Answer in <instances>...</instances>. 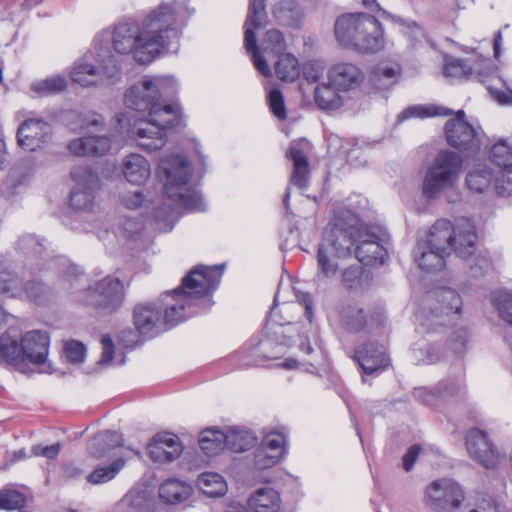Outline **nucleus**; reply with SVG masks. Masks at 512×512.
<instances>
[{"mask_svg":"<svg viewBox=\"0 0 512 512\" xmlns=\"http://www.w3.org/2000/svg\"><path fill=\"white\" fill-rule=\"evenodd\" d=\"M176 81L173 77L145 76L125 93V105L138 112H148V117H163L160 99L175 92Z\"/></svg>","mask_w":512,"mask_h":512,"instance_id":"nucleus-8","label":"nucleus"},{"mask_svg":"<svg viewBox=\"0 0 512 512\" xmlns=\"http://www.w3.org/2000/svg\"><path fill=\"white\" fill-rule=\"evenodd\" d=\"M461 386V379L449 378L439 382L437 390L439 396L445 399L459 393Z\"/></svg>","mask_w":512,"mask_h":512,"instance_id":"nucleus-56","label":"nucleus"},{"mask_svg":"<svg viewBox=\"0 0 512 512\" xmlns=\"http://www.w3.org/2000/svg\"><path fill=\"white\" fill-rule=\"evenodd\" d=\"M148 453L154 462H171L182 453V446L175 435L157 434L148 445Z\"/></svg>","mask_w":512,"mask_h":512,"instance_id":"nucleus-24","label":"nucleus"},{"mask_svg":"<svg viewBox=\"0 0 512 512\" xmlns=\"http://www.w3.org/2000/svg\"><path fill=\"white\" fill-rule=\"evenodd\" d=\"M477 235L475 226L467 219H462L453 226L450 221L438 220L430 229L424 241L434 249L447 254L453 250L461 258L474 256Z\"/></svg>","mask_w":512,"mask_h":512,"instance_id":"nucleus-6","label":"nucleus"},{"mask_svg":"<svg viewBox=\"0 0 512 512\" xmlns=\"http://www.w3.org/2000/svg\"><path fill=\"white\" fill-rule=\"evenodd\" d=\"M224 437L225 447L233 452H243L255 443V438L249 431L238 428L229 429Z\"/></svg>","mask_w":512,"mask_h":512,"instance_id":"nucleus-39","label":"nucleus"},{"mask_svg":"<svg viewBox=\"0 0 512 512\" xmlns=\"http://www.w3.org/2000/svg\"><path fill=\"white\" fill-rule=\"evenodd\" d=\"M52 138L51 126L42 119L29 118L17 130L20 147L27 151H36L47 145Z\"/></svg>","mask_w":512,"mask_h":512,"instance_id":"nucleus-20","label":"nucleus"},{"mask_svg":"<svg viewBox=\"0 0 512 512\" xmlns=\"http://www.w3.org/2000/svg\"><path fill=\"white\" fill-rule=\"evenodd\" d=\"M399 72L398 67L379 64L370 72L369 82L377 90L389 89L397 82Z\"/></svg>","mask_w":512,"mask_h":512,"instance_id":"nucleus-34","label":"nucleus"},{"mask_svg":"<svg viewBox=\"0 0 512 512\" xmlns=\"http://www.w3.org/2000/svg\"><path fill=\"white\" fill-rule=\"evenodd\" d=\"M62 265L66 268L64 270V279L70 283L72 288H80L85 286L87 282L86 275L81 273L75 265L68 263L66 259H62Z\"/></svg>","mask_w":512,"mask_h":512,"instance_id":"nucleus-52","label":"nucleus"},{"mask_svg":"<svg viewBox=\"0 0 512 512\" xmlns=\"http://www.w3.org/2000/svg\"><path fill=\"white\" fill-rule=\"evenodd\" d=\"M268 102L272 113L278 119H285L287 116L284 98L280 90L272 89L268 93Z\"/></svg>","mask_w":512,"mask_h":512,"instance_id":"nucleus-54","label":"nucleus"},{"mask_svg":"<svg viewBox=\"0 0 512 512\" xmlns=\"http://www.w3.org/2000/svg\"><path fill=\"white\" fill-rule=\"evenodd\" d=\"M67 86L62 76H53L32 84V90L41 94H54L63 91Z\"/></svg>","mask_w":512,"mask_h":512,"instance_id":"nucleus-47","label":"nucleus"},{"mask_svg":"<svg viewBox=\"0 0 512 512\" xmlns=\"http://www.w3.org/2000/svg\"><path fill=\"white\" fill-rule=\"evenodd\" d=\"M302 141H294L291 143L287 152V157L293 161V172L291 183L299 188L307 186L309 177V163L305 152V145Z\"/></svg>","mask_w":512,"mask_h":512,"instance_id":"nucleus-27","label":"nucleus"},{"mask_svg":"<svg viewBox=\"0 0 512 512\" xmlns=\"http://www.w3.org/2000/svg\"><path fill=\"white\" fill-rule=\"evenodd\" d=\"M337 41L344 47L363 53H376L384 48L381 23L366 13H350L337 18L334 26Z\"/></svg>","mask_w":512,"mask_h":512,"instance_id":"nucleus-5","label":"nucleus"},{"mask_svg":"<svg viewBox=\"0 0 512 512\" xmlns=\"http://www.w3.org/2000/svg\"><path fill=\"white\" fill-rule=\"evenodd\" d=\"M494 188L501 196L512 194V164L501 168L495 178Z\"/></svg>","mask_w":512,"mask_h":512,"instance_id":"nucleus-50","label":"nucleus"},{"mask_svg":"<svg viewBox=\"0 0 512 512\" xmlns=\"http://www.w3.org/2000/svg\"><path fill=\"white\" fill-rule=\"evenodd\" d=\"M125 465V460L119 458L107 467H98L87 475V481L92 485H100L114 479Z\"/></svg>","mask_w":512,"mask_h":512,"instance_id":"nucleus-41","label":"nucleus"},{"mask_svg":"<svg viewBox=\"0 0 512 512\" xmlns=\"http://www.w3.org/2000/svg\"><path fill=\"white\" fill-rule=\"evenodd\" d=\"M124 285L118 278L106 277L94 288L85 291L81 301L85 305L108 313L116 311L123 303Z\"/></svg>","mask_w":512,"mask_h":512,"instance_id":"nucleus-15","label":"nucleus"},{"mask_svg":"<svg viewBox=\"0 0 512 512\" xmlns=\"http://www.w3.org/2000/svg\"><path fill=\"white\" fill-rule=\"evenodd\" d=\"M463 160L460 155L450 150H442L428 168L422 193L429 199L438 198L443 191L452 188L461 172Z\"/></svg>","mask_w":512,"mask_h":512,"instance_id":"nucleus-10","label":"nucleus"},{"mask_svg":"<svg viewBox=\"0 0 512 512\" xmlns=\"http://www.w3.org/2000/svg\"><path fill=\"white\" fill-rule=\"evenodd\" d=\"M65 353L72 363H81L85 356V347L81 342L70 341L65 345Z\"/></svg>","mask_w":512,"mask_h":512,"instance_id":"nucleus-57","label":"nucleus"},{"mask_svg":"<svg viewBox=\"0 0 512 512\" xmlns=\"http://www.w3.org/2000/svg\"><path fill=\"white\" fill-rule=\"evenodd\" d=\"M490 159L499 168L507 167L512 164V145L506 140L495 143L490 151Z\"/></svg>","mask_w":512,"mask_h":512,"instance_id":"nucleus-45","label":"nucleus"},{"mask_svg":"<svg viewBox=\"0 0 512 512\" xmlns=\"http://www.w3.org/2000/svg\"><path fill=\"white\" fill-rule=\"evenodd\" d=\"M421 447L418 445L411 446L408 451L403 456V467L406 471H410L413 467L414 462L416 461Z\"/></svg>","mask_w":512,"mask_h":512,"instance_id":"nucleus-64","label":"nucleus"},{"mask_svg":"<svg viewBox=\"0 0 512 512\" xmlns=\"http://www.w3.org/2000/svg\"><path fill=\"white\" fill-rule=\"evenodd\" d=\"M314 98L317 106L327 111L341 108L346 101L345 93L336 89V86L329 80L316 87Z\"/></svg>","mask_w":512,"mask_h":512,"instance_id":"nucleus-30","label":"nucleus"},{"mask_svg":"<svg viewBox=\"0 0 512 512\" xmlns=\"http://www.w3.org/2000/svg\"><path fill=\"white\" fill-rule=\"evenodd\" d=\"M191 492V486L178 479H168L159 488L160 498L171 504L186 500Z\"/></svg>","mask_w":512,"mask_h":512,"instance_id":"nucleus-33","label":"nucleus"},{"mask_svg":"<svg viewBox=\"0 0 512 512\" xmlns=\"http://www.w3.org/2000/svg\"><path fill=\"white\" fill-rule=\"evenodd\" d=\"M49 336L46 332L33 330L21 337V349L25 368L27 362L39 365L46 361L48 356Z\"/></svg>","mask_w":512,"mask_h":512,"instance_id":"nucleus-22","label":"nucleus"},{"mask_svg":"<svg viewBox=\"0 0 512 512\" xmlns=\"http://www.w3.org/2000/svg\"><path fill=\"white\" fill-rule=\"evenodd\" d=\"M197 486L203 494L209 497L223 496L227 491L224 478L214 472H204L198 476Z\"/></svg>","mask_w":512,"mask_h":512,"instance_id":"nucleus-35","label":"nucleus"},{"mask_svg":"<svg viewBox=\"0 0 512 512\" xmlns=\"http://www.w3.org/2000/svg\"><path fill=\"white\" fill-rule=\"evenodd\" d=\"M364 269L360 264H355L344 270L342 281L346 288L357 289L362 285Z\"/></svg>","mask_w":512,"mask_h":512,"instance_id":"nucleus-51","label":"nucleus"},{"mask_svg":"<svg viewBox=\"0 0 512 512\" xmlns=\"http://www.w3.org/2000/svg\"><path fill=\"white\" fill-rule=\"evenodd\" d=\"M143 228V222L135 218H126L120 224V229L127 238H134Z\"/></svg>","mask_w":512,"mask_h":512,"instance_id":"nucleus-59","label":"nucleus"},{"mask_svg":"<svg viewBox=\"0 0 512 512\" xmlns=\"http://www.w3.org/2000/svg\"><path fill=\"white\" fill-rule=\"evenodd\" d=\"M260 446L281 458L286 449V437L282 433L271 432L264 437Z\"/></svg>","mask_w":512,"mask_h":512,"instance_id":"nucleus-48","label":"nucleus"},{"mask_svg":"<svg viewBox=\"0 0 512 512\" xmlns=\"http://www.w3.org/2000/svg\"><path fill=\"white\" fill-rule=\"evenodd\" d=\"M495 178L486 165H478L468 173L466 184L471 191L483 193L490 188L492 180Z\"/></svg>","mask_w":512,"mask_h":512,"instance_id":"nucleus-38","label":"nucleus"},{"mask_svg":"<svg viewBox=\"0 0 512 512\" xmlns=\"http://www.w3.org/2000/svg\"><path fill=\"white\" fill-rule=\"evenodd\" d=\"M75 156H102L111 148V140L107 136H88L76 138L67 146Z\"/></svg>","mask_w":512,"mask_h":512,"instance_id":"nucleus-26","label":"nucleus"},{"mask_svg":"<svg viewBox=\"0 0 512 512\" xmlns=\"http://www.w3.org/2000/svg\"><path fill=\"white\" fill-rule=\"evenodd\" d=\"M275 16L287 25H293L300 17V11L293 1H284L276 8Z\"/></svg>","mask_w":512,"mask_h":512,"instance_id":"nucleus-49","label":"nucleus"},{"mask_svg":"<svg viewBox=\"0 0 512 512\" xmlns=\"http://www.w3.org/2000/svg\"><path fill=\"white\" fill-rule=\"evenodd\" d=\"M21 349V338L14 331L7 330L0 336V364L6 363L20 372H25Z\"/></svg>","mask_w":512,"mask_h":512,"instance_id":"nucleus-25","label":"nucleus"},{"mask_svg":"<svg viewBox=\"0 0 512 512\" xmlns=\"http://www.w3.org/2000/svg\"><path fill=\"white\" fill-rule=\"evenodd\" d=\"M162 115L163 117H149L134 123L132 137L141 149L152 152L165 145V130L178 122L179 114L173 105H166Z\"/></svg>","mask_w":512,"mask_h":512,"instance_id":"nucleus-11","label":"nucleus"},{"mask_svg":"<svg viewBox=\"0 0 512 512\" xmlns=\"http://www.w3.org/2000/svg\"><path fill=\"white\" fill-rule=\"evenodd\" d=\"M275 72L281 81H295L300 75V65L297 58L290 53H282L275 64Z\"/></svg>","mask_w":512,"mask_h":512,"instance_id":"nucleus-37","label":"nucleus"},{"mask_svg":"<svg viewBox=\"0 0 512 512\" xmlns=\"http://www.w3.org/2000/svg\"><path fill=\"white\" fill-rule=\"evenodd\" d=\"M248 506L253 512H277L280 509V495L271 487L256 490L248 498Z\"/></svg>","mask_w":512,"mask_h":512,"instance_id":"nucleus-31","label":"nucleus"},{"mask_svg":"<svg viewBox=\"0 0 512 512\" xmlns=\"http://www.w3.org/2000/svg\"><path fill=\"white\" fill-rule=\"evenodd\" d=\"M159 171L165 176L164 193L168 203H163L154 211V220L161 231L173 228L179 217V208L189 211H205V204L199 192L190 184L191 165L182 155H172L161 159Z\"/></svg>","mask_w":512,"mask_h":512,"instance_id":"nucleus-3","label":"nucleus"},{"mask_svg":"<svg viewBox=\"0 0 512 512\" xmlns=\"http://www.w3.org/2000/svg\"><path fill=\"white\" fill-rule=\"evenodd\" d=\"M121 203L128 209L141 207L145 198L141 191H127L120 196Z\"/></svg>","mask_w":512,"mask_h":512,"instance_id":"nucleus-60","label":"nucleus"},{"mask_svg":"<svg viewBox=\"0 0 512 512\" xmlns=\"http://www.w3.org/2000/svg\"><path fill=\"white\" fill-rule=\"evenodd\" d=\"M477 74L479 81L484 84L490 95L500 104L512 105V89L498 74L497 69L488 58L480 57L479 62L472 67L465 60L453 58L446 61L444 74L447 77L463 78Z\"/></svg>","mask_w":512,"mask_h":512,"instance_id":"nucleus-9","label":"nucleus"},{"mask_svg":"<svg viewBox=\"0 0 512 512\" xmlns=\"http://www.w3.org/2000/svg\"><path fill=\"white\" fill-rule=\"evenodd\" d=\"M74 186L70 193V206L77 212L93 211L95 196L99 189V178L91 168L78 166L71 171Z\"/></svg>","mask_w":512,"mask_h":512,"instance_id":"nucleus-14","label":"nucleus"},{"mask_svg":"<svg viewBox=\"0 0 512 512\" xmlns=\"http://www.w3.org/2000/svg\"><path fill=\"white\" fill-rule=\"evenodd\" d=\"M267 24V13L265 0H250L248 14L245 21L244 46L251 54L255 68L264 76H269L271 70L263 58L260 48L257 45L254 29L265 27Z\"/></svg>","mask_w":512,"mask_h":512,"instance_id":"nucleus-13","label":"nucleus"},{"mask_svg":"<svg viewBox=\"0 0 512 512\" xmlns=\"http://www.w3.org/2000/svg\"><path fill=\"white\" fill-rule=\"evenodd\" d=\"M386 233L379 228H365L361 224L358 233L355 254L358 261L364 265L382 264L387 256Z\"/></svg>","mask_w":512,"mask_h":512,"instance_id":"nucleus-17","label":"nucleus"},{"mask_svg":"<svg viewBox=\"0 0 512 512\" xmlns=\"http://www.w3.org/2000/svg\"><path fill=\"white\" fill-rule=\"evenodd\" d=\"M415 396L419 398L423 403L427 405H436L438 400L441 398L438 391L434 392L426 388H420L415 391Z\"/></svg>","mask_w":512,"mask_h":512,"instance_id":"nucleus-63","label":"nucleus"},{"mask_svg":"<svg viewBox=\"0 0 512 512\" xmlns=\"http://www.w3.org/2000/svg\"><path fill=\"white\" fill-rule=\"evenodd\" d=\"M224 432L219 430H206L199 439L200 448L208 455H216L225 447Z\"/></svg>","mask_w":512,"mask_h":512,"instance_id":"nucleus-42","label":"nucleus"},{"mask_svg":"<svg viewBox=\"0 0 512 512\" xmlns=\"http://www.w3.org/2000/svg\"><path fill=\"white\" fill-rule=\"evenodd\" d=\"M462 304L459 294L451 288H442L428 295L425 305L415 314L418 328L427 333L442 330L459 318Z\"/></svg>","mask_w":512,"mask_h":512,"instance_id":"nucleus-7","label":"nucleus"},{"mask_svg":"<svg viewBox=\"0 0 512 512\" xmlns=\"http://www.w3.org/2000/svg\"><path fill=\"white\" fill-rule=\"evenodd\" d=\"M448 255L444 251L432 248L423 241H418L413 250L415 261L426 272L441 270L445 265V257Z\"/></svg>","mask_w":512,"mask_h":512,"instance_id":"nucleus-29","label":"nucleus"},{"mask_svg":"<svg viewBox=\"0 0 512 512\" xmlns=\"http://www.w3.org/2000/svg\"><path fill=\"white\" fill-rule=\"evenodd\" d=\"M426 504L436 512H450L458 508L464 499L461 487L451 479L433 481L426 488Z\"/></svg>","mask_w":512,"mask_h":512,"instance_id":"nucleus-18","label":"nucleus"},{"mask_svg":"<svg viewBox=\"0 0 512 512\" xmlns=\"http://www.w3.org/2000/svg\"><path fill=\"white\" fill-rule=\"evenodd\" d=\"M111 35L100 32L94 39L92 48L78 59L71 71L72 80L90 87L113 84L120 79L121 68L110 48Z\"/></svg>","mask_w":512,"mask_h":512,"instance_id":"nucleus-4","label":"nucleus"},{"mask_svg":"<svg viewBox=\"0 0 512 512\" xmlns=\"http://www.w3.org/2000/svg\"><path fill=\"white\" fill-rule=\"evenodd\" d=\"M279 460L280 458L278 456L261 446L257 449L254 456L255 466L261 470L274 466Z\"/></svg>","mask_w":512,"mask_h":512,"instance_id":"nucleus-55","label":"nucleus"},{"mask_svg":"<svg viewBox=\"0 0 512 512\" xmlns=\"http://www.w3.org/2000/svg\"><path fill=\"white\" fill-rule=\"evenodd\" d=\"M445 137L448 144L462 152L476 153L480 149V136L478 131L466 120L463 110L455 113L444 126Z\"/></svg>","mask_w":512,"mask_h":512,"instance_id":"nucleus-16","label":"nucleus"},{"mask_svg":"<svg viewBox=\"0 0 512 512\" xmlns=\"http://www.w3.org/2000/svg\"><path fill=\"white\" fill-rule=\"evenodd\" d=\"M224 265L198 266L182 280V285L163 294L162 305L139 303L133 309V323L139 334L155 336L166 327H173L189 315L186 308L219 285Z\"/></svg>","mask_w":512,"mask_h":512,"instance_id":"nucleus-2","label":"nucleus"},{"mask_svg":"<svg viewBox=\"0 0 512 512\" xmlns=\"http://www.w3.org/2000/svg\"><path fill=\"white\" fill-rule=\"evenodd\" d=\"M25 503L24 496L14 490H6L0 492V508L6 510H16L21 508Z\"/></svg>","mask_w":512,"mask_h":512,"instance_id":"nucleus-53","label":"nucleus"},{"mask_svg":"<svg viewBox=\"0 0 512 512\" xmlns=\"http://www.w3.org/2000/svg\"><path fill=\"white\" fill-rule=\"evenodd\" d=\"M341 324L349 331H360L366 324V316L361 308L345 307L340 314Z\"/></svg>","mask_w":512,"mask_h":512,"instance_id":"nucleus-43","label":"nucleus"},{"mask_svg":"<svg viewBox=\"0 0 512 512\" xmlns=\"http://www.w3.org/2000/svg\"><path fill=\"white\" fill-rule=\"evenodd\" d=\"M185 1L162 3L152 10L141 24L127 21L118 23L110 42L116 53L132 55L140 64L153 61L164 50L176 52L183 22L189 16Z\"/></svg>","mask_w":512,"mask_h":512,"instance_id":"nucleus-1","label":"nucleus"},{"mask_svg":"<svg viewBox=\"0 0 512 512\" xmlns=\"http://www.w3.org/2000/svg\"><path fill=\"white\" fill-rule=\"evenodd\" d=\"M465 440L472 460L487 469H494L499 465L503 456L485 431L472 428L467 432Z\"/></svg>","mask_w":512,"mask_h":512,"instance_id":"nucleus-19","label":"nucleus"},{"mask_svg":"<svg viewBox=\"0 0 512 512\" xmlns=\"http://www.w3.org/2000/svg\"><path fill=\"white\" fill-rule=\"evenodd\" d=\"M460 512H496V506L492 499L483 498L474 504L464 506Z\"/></svg>","mask_w":512,"mask_h":512,"instance_id":"nucleus-61","label":"nucleus"},{"mask_svg":"<svg viewBox=\"0 0 512 512\" xmlns=\"http://www.w3.org/2000/svg\"><path fill=\"white\" fill-rule=\"evenodd\" d=\"M452 114L453 110L440 105H414L402 111L398 118L400 121H403L412 117L424 119L437 116H449Z\"/></svg>","mask_w":512,"mask_h":512,"instance_id":"nucleus-36","label":"nucleus"},{"mask_svg":"<svg viewBox=\"0 0 512 512\" xmlns=\"http://www.w3.org/2000/svg\"><path fill=\"white\" fill-rule=\"evenodd\" d=\"M413 358L417 363L434 364L441 359L439 347L426 342L417 343L413 349Z\"/></svg>","mask_w":512,"mask_h":512,"instance_id":"nucleus-44","label":"nucleus"},{"mask_svg":"<svg viewBox=\"0 0 512 512\" xmlns=\"http://www.w3.org/2000/svg\"><path fill=\"white\" fill-rule=\"evenodd\" d=\"M122 445V436L117 432L104 431L93 437L88 443L89 454L97 459L103 458L109 452Z\"/></svg>","mask_w":512,"mask_h":512,"instance_id":"nucleus-32","label":"nucleus"},{"mask_svg":"<svg viewBox=\"0 0 512 512\" xmlns=\"http://www.w3.org/2000/svg\"><path fill=\"white\" fill-rule=\"evenodd\" d=\"M262 49L265 52L281 55L286 49V42L282 32L277 29L268 30L262 39Z\"/></svg>","mask_w":512,"mask_h":512,"instance_id":"nucleus-46","label":"nucleus"},{"mask_svg":"<svg viewBox=\"0 0 512 512\" xmlns=\"http://www.w3.org/2000/svg\"><path fill=\"white\" fill-rule=\"evenodd\" d=\"M361 224L358 216L350 210L337 214L335 222L324 232L321 245L333 251L335 257L349 255L351 247L356 244Z\"/></svg>","mask_w":512,"mask_h":512,"instance_id":"nucleus-12","label":"nucleus"},{"mask_svg":"<svg viewBox=\"0 0 512 512\" xmlns=\"http://www.w3.org/2000/svg\"><path fill=\"white\" fill-rule=\"evenodd\" d=\"M327 78L336 86V89L347 93L360 87L365 80V75L355 64L338 63L329 69Z\"/></svg>","mask_w":512,"mask_h":512,"instance_id":"nucleus-23","label":"nucleus"},{"mask_svg":"<svg viewBox=\"0 0 512 512\" xmlns=\"http://www.w3.org/2000/svg\"><path fill=\"white\" fill-rule=\"evenodd\" d=\"M467 341V329L460 328L453 333L450 341V347L456 354H462L465 351Z\"/></svg>","mask_w":512,"mask_h":512,"instance_id":"nucleus-58","label":"nucleus"},{"mask_svg":"<svg viewBox=\"0 0 512 512\" xmlns=\"http://www.w3.org/2000/svg\"><path fill=\"white\" fill-rule=\"evenodd\" d=\"M122 173L129 183L142 185L151 175V165L144 156L131 153L123 159Z\"/></svg>","mask_w":512,"mask_h":512,"instance_id":"nucleus-28","label":"nucleus"},{"mask_svg":"<svg viewBox=\"0 0 512 512\" xmlns=\"http://www.w3.org/2000/svg\"><path fill=\"white\" fill-rule=\"evenodd\" d=\"M355 359L366 375L382 371L390 364L384 346L377 342L364 343L358 347L355 351Z\"/></svg>","mask_w":512,"mask_h":512,"instance_id":"nucleus-21","label":"nucleus"},{"mask_svg":"<svg viewBox=\"0 0 512 512\" xmlns=\"http://www.w3.org/2000/svg\"><path fill=\"white\" fill-rule=\"evenodd\" d=\"M61 451V444L55 443L49 446L35 445L32 447V454L48 459H55Z\"/></svg>","mask_w":512,"mask_h":512,"instance_id":"nucleus-62","label":"nucleus"},{"mask_svg":"<svg viewBox=\"0 0 512 512\" xmlns=\"http://www.w3.org/2000/svg\"><path fill=\"white\" fill-rule=\"evenodd\" d=\"M332 256L334 252L329 250L326 246L320 244L317 255L318 280L334 278L338 271V264Z\"/></svg>","mask_w":512,"mask_h":512,"instance_id":"nucleus-40","label":"nucleus"}]
</instances>
